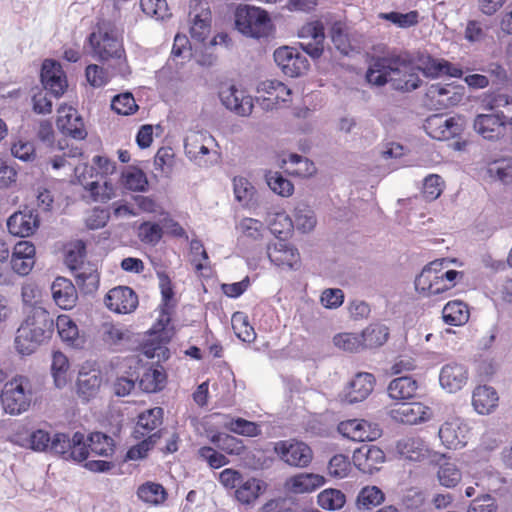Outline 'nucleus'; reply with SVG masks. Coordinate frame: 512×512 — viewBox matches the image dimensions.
Listing matches in <instances>:
<instances>
[{"label":"nucleus","instance_id":"13d9d810","mask_svg":"<svg viewBox=\"0 0 512 512\" xmlns=\"http://www.w3.org/2000/svg\"><path fill=\"white\" fill-rule=\"evenodd\" d=\"M317 502L321 508L334 511L341 509L344 506L346 497L340 490L329 488L318 494Z\"/></svg>","mask_w":512,"mask_h":512},{"label":"nucleus","instance_id":"052dcab7","mask_svg":"<svg viewBox=\"0 0 512 512\" xmlns=\"http://www.w3.org/2000/svg\"><path fill=\"white\" fill-rule=\"evenodd\" d=\"M379 18L389 21L399 28H410L416 26L419 23V13L416 10H412L407 13L394 11L388 13H380Z\"/></svg>","mask_w":512,"mask_h":512},{"label":"nucleus","instance_id":"dca6fc26","mask_svg":"<svg viewBox=\"0 0 512 512\" xmlns=\"http://www.w3.org/2000/svg\"><path fill=\"white\" fill-rule=\"evenodd\" d=\"M338 430L344 437L358 442L373 441L382 434L378 424L364 419L342 421L338 426Z\"/></svg>","mask_w":512,"mask_h":512},{"label":"nucleus","instance_id":"6e6552de","mask_svg":"<svg viewBox=\"0 0 512 512\" xmlns=\"http://www.w3.org/2000/svg\"><path fill=\"white\" fill-rule=\"evenodd\" d=\"M32 391L28 378L16 376L4 385L1 403L5 412L11 415L21 414L31 404Z\"/></svg>","mask_w":512,"mask_h":512},{"label":"nucleus","instance_id":"bf43d9fd","mask_svg":"<svg viewBox=\"0 0 512 512\" xmlns=\"http://www.w3.org/2000/svg\"><path fill=\"white\" fill-rule=\"evenodd\" d=\"M111 109L118 115L129 116L137 112V105L132 93L125 92L113 97L111 101Z\"/></svg>","mask_w":512,"mask_h":512},{"label":"nucleus","instance_id":"7c9ffc66","mask_svg":"<svg viewBox=\"0 0 512 512\" xmlns=\"http://www.w3.org/2000/svg\"><path fill=\"white\" fill-rule=\"evenodd\" d=\"M375 377L368 372H359L355 375L347 387L345 398L349 403L365 400L373 391Z\"/></svg>","mask_w":512,"mask_h":512},{"label":"nucleus","instance_id":"9b49d317","mask_svg":"<svg viewBox=\"0 0 512 512\" xmlns=\"http://www.w3.org/2000/svg\"><path fill=\"white\" fill-rule=\"evenodd\" d=\"M273 57L282 73L291 78L304 75L310 67L307 56L295 47H279Z\"/></svg>","mask_w":512,"mask_h":512},{"label":"nucleus","instance_id":"a19ab883","mask_svg":"<svg viewBox=\"0 0 512 512\" xmlns=\"http://www.w3.org/2000/svg\"><path fill=\"white\" fill-rule=\"evenodd\" d=\"M264 489L265 484L263 481L251 477L245 481H241L240 485L235 489L234 495L237 501L249 505L258 499Z\"/></svg>","mask_w":512,"mask_h":512},{"label":"nucleus","instance_id":"473e14b6","mask_svg":"<svg viewBox=\"0 0 512 512\" xmlns=\"http://www.w3.org/2000/svg\"><path fill=\"white\" fill-rule=\"evenodd\" d=\"M53 300L61 309H72L77 302L78 295L74 284L64 277H57L51 286Z\"/></svg>","mask_w":512,"mask_h":512},{"label":"nucleus","instance_id":"a878e982","mask_svg":"<svg viewBox=\"0 0 512 512\" xmlns=\"http://www.w3.org/2000/svg\"><path fill=\"white\" fill-rule=\"evenodd\" d=\"M499 394L489 385H478L472 391L471 404L479 415H490L499 406Z\"/></svg>","mask_w":512,"mask_h":512},{"label":"nucleus","instance_id":"864d4df0","mask_svg":"<svg viewBox=\"0 0 512 512\" xmlns=\"http://www.w3.org/2000/svg\"><path fill=\"white\" fill-rule=\"evenodd\" d=\"M69 368V360L66 355L60 351L54 352L52 356L51 372L54 383L58 388H62L67 384Z\"/></svg>","mask_w":512,"mask_h":512},{"label":"nucleus","instance_id":"680f3d73","mask_svg":"<svg viewBox=\"0 0 512 512\" xmlns=\"http://www.w3.org/2000/svg\"><path fill=\"white\" fill-rule=\"evenodd\" d=\"M137 235L142 243L156 245L163 237V227L158 223L145 221L138 226Z\"/></svg>","mask_w":512,"mask_h":512},{"label":"nucleus","instance_id":"de8ad7c7","mask_svg":"<svg viewBox=\"0 0 512 512\" xmlns=\"http://www.w3.org/2000/svg\"><path fill=\"white\" fill-rule=\"evenodd\" d=\"M224 427L233 434L248 438H255L262 435L261 424L242 417H231L225 422Z\"/></svg>","mask_w":512,"mask_h":512},{"label":"nucleus","instance_id":"20e7f679","mask_svg":"<svg viewBox=\"0 0 512 512\" xmlns=\"http://www.w3.org/2000/svg\"><path fill=\"white\" fill-rule=\"evenodd\" d=\"M164 411L161 407L148 409L138 416L133 431V438L139 443L130 447L126 457L130 460H138L147 456V453L156 445L162 436V429H158L163 423Z\"/></svg>","mask_w":512,"mask_h":512},{"label":"nucleus","instance_id":"393cba45","mask_svg":"<svg viewBox=\"0 0 512 512\" xmlns=\"http://www.w3.org/2000/svg\"><path fill=\"white\" fill-rule=\"evenodd\" d=\"M391 416L397 422L415 425L430 420L432 410L420 402L403 403L399 407L392 409Z\"/></svg>","mask_w":512,"mask_h":512},{"label":"nucleus","instance_id":"8fccbe9b","mask_svg":"<svg viewBox=\"0 0 512 512\" xmlns=\"http://www.w3.org/2000/svg\"><path fill=\"white\" fill-rule=\"evenodd\" d=\"M167 375L163 367L147 369L140 378L141 389L148 393L162 390L165 387Z\"/></svg>","mask_w":512,"mask_h":512},{"label":"nucleus","instance_id":"49530a36","mask_svg":"<svg viewBox=\"0 0 512 512\" xmlns=\"http://www.w3.org/2000/svg\"><path fill=\"white\" fill-rule=\"evenodd\" d=\"M363 348L375 349L384 345L389 338V330L383 324L375 323L367 326L361 333Z\"/></svg>","mask_w":512,"mask_h":512},{"label":"nucleus","instance_id":"4d7b16f0","mask_svg":"<svg viewBox=\"0 0 512 512\" xmlns=\"http://www.w3.org/2000/svg\"><path fill=\"white\" fill-rule=\"evenodd\" d=\"M362 338L360 333L342 332L333 337V344L345 352L357 353L364 350Z\"/></svg>","mask_w":512,"mask_h":512},{"label":"nucleus","instance_id":"f03ea898","mask_svg":"<svg viewBox=\"0 0 512 512\" xmlns=\"http://www.w3.org/2000/svg\"><path fill=\"white\" fill-rule=\"evenodd\" d=\"M485 107L495 113L479 114L474 119V129L484 139L502 138L508 126H512V97L496 94L489 98Z\"/></svg>","mask_w":512,"mask_h":512},{"label":"nucleus","instance_id":"774afa93","mask_svg":"<svg viewBox=\"0 0 512 512\" xmlns=\"http://www.w3.org/2000/svg\"><path fill=\"white\" fill-rule=\"evenodd\" d=\"M262 512H301V505L289 498L271 499L264 504Z\"/></svg>","mask_w":512,"mask_h":512},{"label":"nucleus","instance_id":"f8f14e48","mask_svg":"<svg viewBox=\"0 0 512 512\" xmlns=\"http://www.w3.org/2000/svg\"><path fill=\"white\" fill-rule=\"evenodd\" d=\"M438 436L444 447L457 450L465 447L471 438V427L460 417L446 420L439 428Z\"/></svg>","mask_w":512,"mask_h":512},{"label":"nucleus","instance_id":"412c9836","mask_svg":"<svg viewBox=\"0 0 512 512\" xmlns=\"http://www.w3.org/2000/svg\"><path fill=\"white\" fill-rule=\"evenodd\" d=\"M261 95V106L264 109H274L280 103L290 101L291 90L283 82L279 80H265L262 81L257 88Z\"/></svg>","mask_w":512,"mask_h":512},{"label":"nucleus","instance_id":"b1692460","mask_svg":"<svg viewBox=\"0 0 512 512\" xmlns=\"http://www.w3.org/2000/svg\"><path fill=\"white\" fill-rule=\"evenodd\" d=\"M454 90L455 87L451 85L432 84L425 93V103L434 110H443L454 106L461 99V95Z\"/></svg>","mask_w":512,"mask_h":512},{"label":"nucleus","instance_id":"cd10ccee","mask_svg":"<svg viewBox=\"0 0 512 512\" xmlns=\"http://www.w3.org/2000/svg\"><path fill=\"white\" fill-rule=\"evenodd\" d=\"M468 381L467 368L459 363H449L442 367L439 382L450 393L461 390Z\"/></svg>","mask_w":512,"mask_h":512},{"label":"nucleus","instance_id":"6e6d98bb","mask_svg":"<svg viewBox=\"0 0 512 512\" xmlns=\"http://www.w3.org/2000/svg\"><path fill=\"white\" fill-rule=\"evenodd\" d=\"M385 501L384 492L377 486H365L358 493L356 502L358 507L371 509L381 505Z\"/></svg>","mask_w":512,"mask_h":512},{"label":"nucleus","instance_id":"58836bf2","mask_svg":"<svg viewBox=\"0 0 512 512\" xmlns=\"http://www.w3.org/2000/svg\"><path fill=\"white\" fill-rule=\"evenodd\" d=\"M443 460L437 470V478L440 485L446 488H455L462 480V471L458 465L446 455H441Z\"/></svg>","mask_w":512,"mask_h":512},{"label":"nucleus","instance_id":"6ab92c4d","mask_svg":"<svg viewBox=\"0 0 512 512\" xmlns=\"http://www.w3.org/2000/svg\"><path fill=\"white\" fill-rule=\"evenodd\" d=\"M56 126L61 133L77 140L87 136L82 118L72 106L61 105L57 110Z\"/></svg>","mask_w":512,"mask_h":512},{"label":"nucleus","instance_id":"ea45409f","mask_svg":"<svg viewBox=\"0 0 512 512\" xmlns=\"http://www.w3.org/2000/svg\"><path fill=\"white\" fill-rule=\"evenodd\" d=\"M76 284L86 294L95 292L99 287L100 275L94 265L84 264L73 270Z\"/></svg>","mask_w":512,"mask_h":512},{"label":"nucleus","instance_id":"2eb2a0df","mask_svg":"<svg viewBox=\"0 0 512 512\" xmlns=\"http://www.w3.org/2000/svg\"><path fill=\"white\" fill-rule=\"evenodd\" d=\"M107 309L117 314L132 313L138 307V295L128 286H116L104 297Z\"/></svg>","mask_w":512,"mask_h":512},{"label":"nucleus","instance_id":"72a5a7b5","mask_svg":"<svg viewBox=\"0 0 512 512\" xmlns=\"http://www.w3.org/2000/svg\"><path fill=\"white\" fill-rule=\"evenodd\" d=\"M77 175L86 173L89 179L111 180L110 176L116 172V163L106 156L96 155L92 159L91 165H84L82 170L75 169Z\"/></svg>","mask_w":512,"mask_h":512},{"label":"nucleus","instance_id":"9d476101","mask_svg":"<svg viewBox=\"0 0 512 512\" xmlns=\"http://www.w3.org/2000/svg\"><path fill=\"white\" fill-rule=\"evenodd\" d=\"M49 451L60 455L63 459L77 462L85 461L89 456L85 435L79 431L75 432L72 437L66 433H55Z\"/></svg>","mask_w":512,"mask_h":512},{"label":"nucleus","instance_id":"4c0bfd02","mask_svg":"<svg viewBox=\"0 0 512 512\" xmlns=\"http://www.w3.org/2000/svg\"><path fill=\"white\" fill-rule=\"evenodd\" d=\"M101 384L102 377L100 371L93 369L87 372L84 371V368L79 371L77 389L79 395L84 399L89 400L91 397H94L98 393Z\"/></svg>","mask_w":512,"mask_h":512},{"label":"nucleus","instance_id":"3c124183","mask_svg":"<svg viewBox=\"0 0 512 512\" xmlns=\"http://www.w3.org/2000/svg\"><path fill=\"white\" fill-rule=\"evenodd\" d=\"M204 140L205 137L202 134H194L186 139L184 145L187 156L199 165L207 163L205 156L210 153L209 148L204 144Z\"/></svg>","mask_w":512,"mask_h":512},{"label":"nucleus","instance_id":"f704fd0d","mask_svg":"<svg viewBox=\"0 0 512 512\" xmlns=\"http://www.w3.org/2000/svg\"><path fill=\"white\" fill-rule=\"evenodd\" d=\"M56 327L61 340L67 345L79 348L85 343L84 337L79 333L78 326L70 316L59 315L56 319Z\"/></svg>","mask_w":512,"mask_h":512},{"label":"nucleus","instance_id":"0eeeda50","mask_svg":"<svg viewBox=\"0 0 512 512\" xmlns=\"http://www.w3.org/2000/svg\"><path fill=\"white\" fill-rule=\"evenodd\" d=\"M88 42L93 55L99 60L106 61L111 58H121L124 54L123 44L117 36L116 29L108 22H99L95 30L89 35Z\"/></svg>","mask_w":512,"mask_h":512},{"label":"nucleus","instance_id":"7ed1b4c3","mask_svg":"<svg viewBox=\"0 0 512 512\" xmlns=\"http://www.w3.org/2000/svg\"><path fill=\"white\" fill-rule=\"evenodd\" d=\"M54 328L53 318L42 307H33L30 314L17 330L15 346L19 353L29 355L49 339Z\"/></svg>","mask_w":512,"mask_h":512},{"label":"nucleus","instance_id":"4be33fe9","mask_svg":"<svg viewBox=\"0 0 512 512\" xmlns=\"http://www.w3.org/2000/svg\"><path fill=\"white\" fill-rule=\"evenodd\" d=\"M40 225L39 215L34 210H22L13 213L7 220L10 234L25 238L33 235Z\"/></svg>","mask_w":512,"mask_h":512},{"label":"nucleus","instance_id":"ddd939ff","mask_svg":"<svg viewBox=\"0 0 512 512\" xmlns=\"http://www.w3.org/2000/svg\"><path fill=\"white\" fill-rule=\"evenodd\" d=\"M424 129L431 138L444 141L459 136L463 127L460 118H446L443 115L434 114L426 119Z\"/></svg>","mask_w":512,"mask_h":512},{"label":"nucleus","instance_id":"5fc2aeb1","mask_svg":"<svg viewBox=\"0 0 512 512\" xmlns=\"http://www.w3.org/2000/svg\"><path fill=\"white\" fill-rule=\"evenodd\" d=\"M235 335L243 342L251 343L256 339L254 328L250 325L248 317L243 312H235L231 318Z\"/></svg>","mask_w":512,"mask_h":512},{"label":"nucleus","instance_id":"338daca9","mask_svg":"<svg viewBox=\"0 0 512 512\" xmlns=\"http://www.w3.org/2000/svg\"><path fill=\"white\" fill-rule=\"evenodd\" d=\"M444 189V181L437 174H430L424 179L422 194L428 201H434L440 197Z\"/></svg>","mask_w":512,"mask_h":512},{"label":"nucleus","instance_id":"bb28decb","mask_svg":"<svg viewBox=\"0 0 512 512\" xmlns=\"http://www.w3.org/2000/svg\"><path fill=\"white\" fill-rule=\"evenodd\" d=\"M418 69L425 76L436 78L442 75L459 78L463 71L447 60L434 59L430 55H422L418 58Z\"/></svg>","mask_w":512,"mask_h":512},{"label":"nucleus","instance_id":"2f4dec72","mask_svg":"<svg viewBox=\"0 0 512 512\" xmlns=\"http://www.w3.org/2000/svg\"><path fill=\"white\" fill-rule=\"evenodd\" d=\"M325 484V478L315 473H299L286 479L285 489L293 494L311 493Z\"/></svg>","mask_w":512,"mask_h":512},{"label":"nucleus","instance_id":"e433bc0d","mask_svg":"<svg viewBox=\"0 0 512 512\" xmlns=\"http://www.w3.org/2000/svg\"><path fill=\"white\" fill-rule=\"evenodd\" d=\"M210 442L225 455L241 456L247 449L243 440L222 432L213 434Z\"/></svg>","mask_w":512,"mask_h":512},{"label":"nucleus","instance_id":"79ce46f5","mask_svg":"<svg viewBox=\"0 0 512 512\" xmlns=\"http://www.w3.org/2000/svg\"><path fill=\"white\" fill-rule=\"evenodd\" d=\"M87 440L88 444L86 443V446L89 455L93 454L101 457L113 456L115 452V442L110 436L102 432H92L89 434Z\"/></svg>","mask_w":512,"mask_h":512},{"label":"nucleus","instance_id":"aec40b11","mask_svg":"<svg viewBox=\"0 0 512 512\" xmlns=\"http://www.w3.org/2000/svg\"><path fill=\"white\" fill-rule=\"evenodd\" d=\"M36 263V248L30 241L17 242L11 252L10 264L13 272L19 276L30 274Z\"/></svg>","mask_w":512,"mask_h":512},{"label":"nucleus","instance_id":"37998d69","mask_svg":"<svg viewBox=\"0 0 512 512\" xmlns=\"http://www.w3.org/2000/svg\"><path fill=\"white\" fill-rule=\"evenodd\" d=\"M442 317L448 325L461 326L469 320V308L460 300L449 301L442 310Z\"/></svg>","mask_w":512,"mask_h":512},{"label":"nucleus","instance_id":"39448f33","mask_svg":"<svg viewBox=\"0 0 512 512\" xmlns=\"http://www.w3.org/2000/svg\"><path fill=\"white\" fill-rule=\"evenodd\" d=\"M442 261L425 266L415 279V288L425 296L438 295L452 289L460 272L442 268Z\"/></svg>","mask_w":512,"mask_h":512},{"label":"nucleus","instance_id":"69168bd1","mask_svg":"<svg viewBox=\"0 0 512 512\" xmlns=\"http://www.w3.org/2000/svg\"><path fill=\"white\" fill-rule=\"evenodd\" d=\"M190 254L191 264L193 265L196 272H202V270L208 268L207 262L209 260L207 251L204 248L202 241L198 239H192L190 242Z\"/></svg>","mask_w":512,"mask_h":512},{"label":"nucleus","instance_id":"c85d7f7f","mask_svg":"<svg viewBox=\"0 0 512 512\" xmlns=\"http://www.w3.org/2000/svg\"><path fill=\"white\" fill-rule=\"evenodd\" d=\"M220 99L227 109L240 116H248L252 113L254 107L252 98L244 95L243 91L233 85L220 92Z\"/></svg>","mask_w":512,"mask_h":512},{"label":"nucleus","instance_id":"5701e85b","mask_svg":"<svg viewBox=\"0 0 512 512\" xmlns=\"http://www.w3.org/2000/svg\"><path fill=\"white\" fill-rule=\"evenodd\" d=\"M41 81L45 89L56 97L61 96L67 89L66 75L60 63L46 59L42 64Z\"/></svg>","mask_w":512,"mask_h":512},{"label":"nucleus","instance_id":"c03bdc74","mask_svg":"<svg viewBox=\"0 0 512 512\" xmlns=\"http://www.w3.org/2000/svg\"><path fill=\"white\" fill-rule=\"evenodd\" d=\"M397 451L401 457L419 461L425 457L426 447L420 437H405L397 442Z\"/></svg>","mask_w":512,"mask_h":512},{"label":"nucleus","instance_id":"e2e57ef3","mask_svg":"<svg viewBox=\"0 0 512 512\" xmlns=\"http://www.w3.org/2000/svg\"><path fill=\"white\" fill-rule=\"evenodd\" d=\"M268 186L280 196L289 197L294 192V186L288 179L279 172H268L266 174Z\"/></svg>","mask_w":512,"mask_h":512},{"label":"nucleus","instance_id":"603ef678","mask_svg":"<svg viewBox=\"0 0 512 512\" xmlns=\"http://www.w3.org/2000/svg\"><path fill=\"white\" fill-rule=\"evenodd\" d=\"M233 190L235 199L245 208L254 204L255 187L244 177H234Z\"/></svg>","mask_w":512,"mask_h":512},{"label":"nucleus","instance_id":"c756f323","mask_svg":"<svg viewBox=\"0 0 512 512\" xmlns=\"http://www.w3.org/2000/svg\"><path fill=\"white\" fill-rule=\"evenodd\" d=\"M77 177L95 202L106 203L116 195V188L111 180L89 179L86 173H79Z\"/></svg>","mask_w":512,"mask_h":512},{"label":"nucleus","instance_id":"0e129e2a","mask_svg":"<svg viewBox=\"0 0 512 512\" xmlns=\"http://www.w3.org/2000/svg\"><path fill=\"white\" fill-rule=\"evenodd\" d=\"M198 456L207 462L212 469H219L230 463L227 456L221 453L215 446H202L198 449Z\"/></svg>","mask_w":512,"mask_h":512},{"label":"nucleus","instance_id":"f3484780","mask_svg":"<svg viewBox=\"0 0 512 512\" xmlns=\"http://www.w3.org/2000/svg\"><path fill=\"white\" fill-rule=\"evenodd\" d=\"M267 255L274 265L282 269L296 270L301 264L298 250L283 239H277L269 244Z\"/></svg>","mask_w":512,"mask_h":512},{"label":"nucleus","instance_id":"423d86ee","mask_svg":"<svg viewBox=\"0 0 512 512\" xmlns=\"http://www.w3.org/2000/svg\"><path fill=\"white\" fill-rule=\"evenodd\" d=\"M235 25L243 35L257 39L269 37L274 30L268 12L250 5L239 6L236 9Z\"/></svg>","mask_w":512,"mask_h":512},{"label":"nucleus","instance_id":"4468645a","mask_svg":"<svg viewBox=\"0 0 512 512\" xmlns=\"http://www.w3.org/2000/svg\"><path fill=\"white\" fill-rule=\"evenodd\" d=\"M299 38L304 41L300 43L303 51L312 58H319L324 52V26L319 20L304 24L298 31Z\"/></svg>","mask_w":512,"mask_h":512},{"label":"nucleus","instance_id":"09e8293b","mask_svg":"<svg viewBox=\"0 0 512 512\" xmlns=\"http://www.w3.org/2000/svg\"><path fill=\"white\" fill-rule=\"evenodd\" d=\"M286 165L285 171L297 177H309L316 172V167L308 158L298 154H291L288 160H283Z\"/></svg>","mask_w":512,"mask_h":512},{"label":"nucleus","instance_id":"f257e3e1","mask_svg":"<svg viewBox=\"0 0 512 512\" xmlns=\"http://www.w3.org/2000/svg\"><path fill=\"white\" fill-rule=\"evenodd\" d=\"M411 60L406 55L389 53L383 57H375L366 72L369 84L383 86L388 82L396 90L413 91L421 84L416 73L410 72Z\"/></svg>","mask_w":512,"mask_h":512},{"label":"nucleus","instance_id":"c9c22d12","mask_svg":"<svg viewBox=\"0 0 512 512\" xmlns=\"http://www.w3.org/2000/svg\"><path fill=\"white\" fill-rule=\"evenodd\" d=\"M418 390V382L409 376L393 379L387 388L388 395L394 400L404 401L413 398Z\"/></svg>","mask_w":512,"mask_h":512},{"label":"nucleus","instance_id":"1a4fd4ad","mask_svg":"<svg viewBox=\"0 0 512 512\" xmlns=\"http://www.w3.org/2000/svg\"><path fill=\"white\" fill-rule=\"evenodd\" d=\"M273 452L280 461L291 467L306 468L313 460L311 447L295 438L275 442Z\"/></svg>","mask_w":512,"mask_h":512},{"label":"nucleus","instance_id":"a211bd4d","mask_svg":"<svg viewBox=\"0 0 512 512\" xmlns=\"http://www.w3.org/2000/svg\"><path fill=\"white\" fill-rule=\"evenodd\" d=\"M385 459L384 451L380 447L372 444L361 445L352 455L354 466L359 471L366 474H373L379 471Z\"/></svg>","mask_w":512,"mask_h":512},{"label":"nucleus","instance_id":"a18cd8bd","mask_svg":"<svg viewBox=\"0 0 512 512\" xmlns=\"http://www.w3.org/2000/svg\"><path fill=\"white\" fill-rule=\"evenodd\" d=\"M137 496L149 505L159 506L165 503L168 493L161 484L147 481L138 487Z\"/></svg>","mask_w":512,"mask_h":512}]
</instances>
